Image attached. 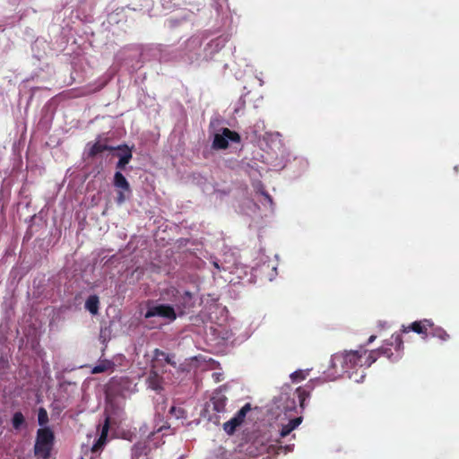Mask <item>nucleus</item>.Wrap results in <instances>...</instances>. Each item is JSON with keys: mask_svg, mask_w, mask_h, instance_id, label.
Returning <instances> with one entry per match:
<instances>
[{"mask_svg": "<svg viewBox=\"0 0 459 459\" xmlns=\"http://www.w3.org/2000/svg\"><path fill=\"white\" fill-rule=\"evenodd\" d=\"M376 361L377 351H368L362 347L359 351L335 353L331 358V368L333 369L331 379L333 380L344 375L351 378L357 368H369Z\"/></svg>", "mask_w": 459, "mask_h": 459, "instance_id": "1", "label": "nucleus"}, {"mask_svg": "<svg viewBox=\"0 0 459 459\" xmlns=\"http://www.w3.org/2000/svg\"><path fill=\"white\" fill-rule=\"evenodd\" d=\"M55 444V434L48 427H43L37 430L34 444V455L41 459H49Z\"/></svg>", "mask_w": 459, "mask_h": 459, "instance_id": "2", "label": "nucleus"}, {"mask_svg": "<svg viewBox=\"0 0 459 459\" xmlns=\"http://www.w3.org/2000/svg\"><path fill=\"white\" fill-rule=\"evenodd\" d=\"M155 316L167 319L169 322H173L177 318V313L175 308L170 305L156 304L152 300H148L144 318L148 319Z\"/></svg>", "mask_w": 459, "mask_h": 459, "instance_id": "3", "label": "nucleus"}, {"mask_svg": "<svg viewBox=\"0 0 459 459\" xmlns=\"http://www.w3.org/2000/svg\"><path fill=\"white\" fill-rule=\"evenodd\" d=\"M170 292L174 296V301L176 302V307L180 315H184L186 310H188L195 307V298L192 292L185 290L180 293L178 290L172 288Z\"/></svg>", "mask_w": 459, "mask_h": 459, "instance_id": "4", "label": "nucleus"}, {"mask_svg": "<svg viewBox=\"0 0 459 459\" xmlns=\"http://www.w3.org/2000/svg\"><path fill=\"white\" fill-rule=\"evenodd\" d=\"M241 140L238 133L227 127L222 128L221 134H216L212 142V148L217 150H225L229 147V141L239 143Z\"/></svg>", "mask_w": 459, "mask_h": 459, "instance_id": "5", "label": "nucleus"}, {"mask_svg": "<svg viewBox=\"0 0 459 459\" xmlns=\"http://www.w3.org/2000/svg\"><path fill=\"white\" fill-rule=\"evenodd\" d=\"M166 364L175 366L176 362L172 361L169 355L166 352L160 351V349H155L153 351V358L151 362V370L160 371Z\"/></svg>", "mask_w": 459, "mask_h": 459, "instance_id": "6", "label": "nucleus"}, {"mask_svg": "<svg viewBox=\"0 0 459 459\" xmlns=\"http://www.w3.org/2000/svg\"><path fill=\"white\" fill-rule=\"evenodd\" d=\"M429 327H432V322L428 319H424L421 321H415L411 323L408 326H403V333H409L411 331H413L419 334H424L427 335L428 330H429Z\"/></svg>", "mask_w": 459, "mask_h": 459, "instance_id": "7", "label": "nucleus"}, {"mask_svg": "<svg viewBox=\"0 0 459 459\" xmlns=\"http://www.w3.org/2000/svg\"><path fill=\"white\" fill-rule=\"evenodd\" d=\"M109 427H110V418L108 416H107L105 418L104 423L101 427L100 435L91 447V451L93 453H96V452L101 450L102 447L104 446V445L106 444Z\"/></svg>", "mask_w": 459, "mask_h": 459, "instance_id": "8", "label": "nucleus"}, {"mask_svg": "<svg viewBox=\"0 0 459 459\" xmlns=\"http://www.w3.org/2000/svg\"><path fill=\"white\" fill-rule=\"evenodd\" d=\"M116 150H119L122 152L117 153V156L119 157V160L117 161L116 168L120 171L125 169L126 166L132 160V151L127 145H119L116 147Z\"/></svg>", "mask_w": 459, "mask_h": 459, "instance_id": "9", "label": "nucleus"}, {"mask_svg": "<svg viewBox=\"0 0 459 459\" xmlns=\"http://www.w3.org/2000/svg\"><path fill=\"white\" fill-rule=\"evenodd\" d=\"M147 384L150 388L155 391L162 389V378L157 370H151L147 378Z\"/></svg>", "mask_w": 459, "mask_h": 459, "instance_id": "10", "label": "nucleus"}, {"mask_svg": "<svg viewBox=\"0 0 459 459\" xmlns=\"http://www.w3.org/2000/svg\"><path fill=\"white\" fill-rule=\"evenodd\" d=\"M113 184L116 188L126 191L128 194H131L130 185L121 171H117L115 173Z\"/></svg>", "mask_w": 459, "mask_h": 459, "instance_id": "11", "label": "nucleus"}, {"mask_svg": "<svg viewBox=\"0 0 459 459\" xmlns=\"http://www.w3.org/2000/svg\"><path fill=\"white\" fill-rule=\"evenodd\" d=\"M85 309H87L91 315H97L100 308V299L97 295H91L85 301Z\"/></svg>", "mask_w": 459, "mask_h": 459, "instance_id": "12", "label": "nucleus"}, {"mask_svg": "<svg viewBox=\"0 0 459 459\" xmlns=\"http://www.w3.org/2000/svg\"><path fill=\"white\" fill-rule=\"evenodd\" d=\"M302 421L301 417L294 418L290 420L288 424L283 425L281 431H280V437H285L288 435L290 434V432L295 429Z\"/></svg>", "mask_w": 459, "mask_h": 459, "instance_id": "13", "label": "nucleus"}, {"mask_svg": "<svg viewBox=\"0 0 459 459\" xmlns=\"http://www.w3.org/2000/svg\"><path fill=\"white\" fill-rule=\"evenodd\" d=\"M212 403L213 405V410L216 412H224L227 403V397L223 394H218L212 398Z\"/></svg>", "mask_w": 459, "mask_h": 459, "instance_id": "14", "label": "nucleus"}, {"mask_svg": "<svg viewBox=\"0 0 459 459\" xmlns=\"http://www.w3.org/2000/svg\"><path fill=\"white\" fill-rule=\"evenodd\" d=\"M116 147L108 146L107 144L100 143V142L95 143L89 150L88 156L93 158L104 151H114Z\"/></svg>", "mask_w": 459, "mask_h": 459, "instance_id": "15", "label": "nucleus"}, {"mask_svg": "<svg viewBox=\"0 0 459 459\" xmlns=\"http://www.w3.org/2000/svg\"><path fill=\"white\" fill-rule=\"evenodd\" d=\"M12 426L15 430H21L27 426L25 418L22 411H16L12 418Z\"/></svg>", "mask_w": 459, "mask_h": 459, "instance_id": "16", "label": "nucleus"}, {"mask_svg": "<svg viewBox=\"0 0 459 459\" xmlns=\"http://www.w3.org/2000/svg\"><path fill=\"white\" fill-rule=\"evenodd\" d=\"M430 333L433 337L438 338L442 341H447L449 339V334L439 326H435L432 323V327H429Z\"/></svg>", "mask_w": 459, "mask_h": 459, "instance_id": "17", "label": "nucleus"}, {"mask_svg": "<svg viewBox=\"0 0 459 459\" xmlns=\"http://www.w3.org/2000/svg\"><path fill=\"white\" fill-rule=\"evenodd\" d=\"M240 425V422L233 417L223 424V429L228 435H232Z\"/></svg>", "mask_w": 459, "mask_h": 459, "instance_id": "18", "label": "nucleus"}, {"mask_svg": "<svg viewBox=\"0 0 459 459\" xmlns=\"http://www.w3.org/2000/svg\"><path fill=\"white\" fill-rule=\"evenodd\" d=\"M295 394L298 396L299 405L302 409L305 408V401L309 397L310 391L307 390L304 387H298L295 391Z\"/></svg>", "mask_w": 459, "mask_h": 459, "instance_id": "19", "label": "nucleus"}, {"mask_svg": "<svg viewBox=\"0 0 459 459\" xmlns=\"http://www.w3.org/2000/svg\"><path fill=\"white\" fill-rule=\"evenodd\" d=\"M251 411V404L246 403L234 416L242 424L246 419L247 414Z\"/></svg>", "mask_w": 459, "mask_h": 459, "instance_id": "20", "label": "nucleus"}, {"mask_svg": "<svg viewBox=\"0 0 459 459\" xmlns=\"http://www.w3.org/2000/svg\"><path fill=\"white\" fill-rule=\"evenodd\" d=\"M48 414L45 408L40 407L38 411V422L40 426H45L48 422Z\"/></svg>", "mask_w": 459, "mask_h": 459, "instance_id": "21", "label": "nucleus"}, {"mask_svg": "<svg viewBox=\"0 0 459 459\" xmlns=\"http://www.w3.org/2000/svg\"><path fill=\"white\" fill-rule=\"evenodd\" d=\"M276 442H277L276 454H278V455L281 454V453L287 454V453H289V452L293 450L294 444H290V445L282 446L281 442L280 440H276Z\"/></svg>", "mask_w": 459, "mask_h": 459, "instance_id": "22", "label": "nucleus"}, {"mask_svg": "<svg viewBox=\"0 0 459 459\" xmlns=\"http://www.w3.org/2000/svg\"><path fill=\"white\" fill-rule=\"evenodd\" d=\"M372 351H377V359L379 358V356H386L387 358H390L391 355H393L391 351V348L386 347H381L377 350H373Z\"/></svg>", "mask_w": 459, "mask_h": 459, "instance_id": "23", "label": "nucleus"}, {"mask_svg": "<svg viewBox=\"0 0 459 459\" xmlns=\"http://www.w3.org/2000/svg\"><path fill=\"white\" fill-rule=\"evenodd\" d=\"M108 367H109V363L108 362H103L101 364H99V365L95 366L91 369V373L92 374H99V373L105 372V371L108 370Z\"/></svg>", "mask_w": 459, "mask_h": 459, "instance_id": "24", "label": "nucleus"}, {"mask_svg": "<svg viewBox=\"0 0 459 459\" xmlns=\"http://www.w3.org/2000/svg\"><path fill=\"white\" fill-rule=\"evenodd\" d=\"M290 377L293 382H299V381L305 379L306 375L302 370H298V371L293 372L290 375Z\"/></svg>", "mask_w": 459, "mask_h": 459, "instance_id": "25", "label": "nucleus"}, {"mask_svg": "<svg viewBox=\"0 0 459 459\" xmlns=\"http://www.w3.org/2000/svg\"><path fill=\"white\" fill-rule=\"evenodd\" d=\"M145 448V446L143 443H136L133 446L132 450L135 456H140L143 453V450Z\"/></svg>", "mask_w": 459, "mask_h": 459, "instance_id": "26", "label": "nucleus"}, {"mask_svg": "<svg viewBox=\"0 0 459 459\" xmlns=\"http://www.w3.org/2000/svg\"><path fill=\"white\" fill-rule=\"evenodd\" d=\"M126 192L124 190L118 189L117 196L116 198L117 204H122L126 202V200L128 198V196L126 195Z\"/></svg>", "mask_w": 459, "mask_h": 459, "instance_id": "27", "label": "nucleus"}, {"mask_svg": "<svg viewBox=\"0 0 459 459\" xmlns=\"http://www.w3.org/2000/svg\"><path fill=\"white\" fill-rule=\"evenodd\" d=\"M392 339L394 340V342H393L391 344L395 343L396 348H397V349H400V348H401V346L403 345V340H402V338H401L400 334H395V335L394 334V335L392 336Z\"/></svg>", "mask_w": 459, "mask_h": 459, "instance_id": "28", "label": "nucleus"}, {"mask_svg": "<svg viewBox=\"0 0 459 459\" xmlns=\"http://www.w3.org/2000/svg\"><path fill=\"white\" fill-rule=\"evenodd\" d=\"M262 194L264 196V198L268 201V203L270 204H273V198L271 197V195L269 194H267V193H264V192H263Z\"/></svg>", "mask_w": 459, "mask_h": 459, "instance_id": "29", "label": "nucleus"}, {"mask_svg": "<svg viewBox=\"0 0 459 459\" xmlns=\"http://www.w3.org/2000/svg\"><path fill=\"white\" fill-rule=\"evenodd\" d=\"M376 338H377V337H376V335H371V336L368 338V342H367V344H369V343L373 342L375 341V339H376Z\"/></svg>", "mask_w": 459, "mask_h": 459, "instance_id": "30", "label": "nucleus"}, {"mask_svg": "<svg viewBox=\"0 0 459 459\" xmlns=\"http://www.w3.org/2000/svg\"><path fill=\"white\" fill-rule=\"evenodd\" d=\"M155 434V431H152L149 435H148V437L149 438H152Z\"/></svg>", "mask_w": 459, "mask_h": 459, "instance_id": "31", "label": "nucleus"}, {"mask_svg": "<svg viewBox=\"0 0 459 459\" xmlns=\"http://www.w3.org/2000/svg\"><path fill=\"white\" fill-rule=\"evenodd\" d=\"M214 265H215L216 268H218V269L220 268L219 264L217 263H214Z\"/></svg>", "mask_w": 459, "mask_h": 459, "instance_id": "32", "label": "nucleus"}, {"mask_svg": "<svg viewBox=\"0 0 459 459\" xmlns=\"http://www.w3.org/2000/svg\"><path fill=\"white\" fill-rule=\"evenodd\" d=\"M162 429V428H159L157 432H160Z\"/></svg>", "mask_w": 459, "mask_h": 459, "instance_id": "33", "label": "nucleus"}, {"mask_svg": "<svg viewBox=\"0 0 459 459\" xmlns=\"http://www.w3.org/2000/svg\"><path fill=\"white\" fill-rule=\"evenodd\" d=\"M81 459H83L82 457Z\"/></svg>", "mask_w": 459, "mask_h": 459, "instance_id": "34", "label": "nucleus"}]
</instances>
